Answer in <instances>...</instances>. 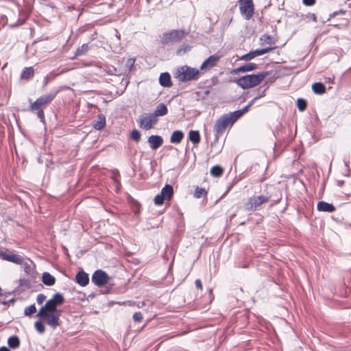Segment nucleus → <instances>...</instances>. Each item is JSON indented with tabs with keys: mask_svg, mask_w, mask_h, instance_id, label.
<instances>
[{
	"mask_svg": "<svg viewBox=\"0 0 351 351\" xmlns=\"http://www.w3.org/2000/svg\"><path fill=\"white\" fill-rule=\"evenodd\" d=\"M59 92L60 89H54L50 93L38 97L30 105V110L32 112H36L38 117L43 123H45V122L43 108L49 104Z\"/></svg>",
	"mask_w": 351,
	"mask_h": 351,
	"instance_id": "obj_1",
	"label": "nucleus"
},
{
	"mask_svg": "<svg viewBox=\"0 0 351 351\" xmlns=\"http://www.w3.org/2000/svg\"><path fill=\"white\" fill-rule=\"evenodd\" d=\"M268 75V71L246 75L234 80V82L243 89H247L261 84Z\"/></svg>",
	"mask_w": 351,
	"mask_h": 351,
	"instance_id": "obj_2",
	"label": "nucleus"
},
{
	"mask_svg": "<svg viewBox=\"0 0 351 351\" xmlns=\"http://www.w3.org/2000/svg\"><path fill=\"white\" fill-rule=\"evenodd\" d=\"M62 312H52L49 313L47 311H43V308H40L37 313V317L51 328L55 329L60 325V317Z\"/></svg>",
	"mask_w": 351,
	"mask_h": 351,
	"instance_id": "obj_3",
	"label": "nucleus"
},
{
	"mask_svg": "<svg viewBox=\"0 0 351 351\" xmlns=\"http://www.w3.org/2000/svg\"><path fill=\"white\" fill-rule=\"evenodd\" d=\"M198 74V70L184 66L178 69L175 73V77L180 82H187L195 79Z\"/></svg>",
	"mask_w": 351,
	"mask_h": 351,
	"instance_id": "obj_4",
	"label": "nucleus"
},
{
	"mask_svg": "<svg viewBox=\"0 0 351 351\" xmlns=\"http://www.w3.org/2000/svg\"><path fill=\"white\" fill-rule=\"evenodd\" d=\"M65 299L63 295L60 293H56L53 295L52 298L47 300L45 304L40 308H43V311H47L49 313L62 312L60 310H58L57 307L62 305Z\"/></svg>",
	"mask_w": 351,
	"mask_h": 351,
	"instance_id": "obj_5",
	"label": "nucleus"
},
{
	"mask_svg": "<svg viewBox=\"0 0 351 351\" xmlns=\"http://www.w3.org/2000/svg\"><path fill=\"white\" fill-rule=\"evenodd\" d=\"M186 32L181 29H173L162 34L161 43L167 45L171 43H178L182 40L186 35Z\"/></svg>",
	"mask_w": 351,
	"mask_h": 351,
	"instance_id": "obj_6",
	"label": "nucleus"
},
{
	"mask_svg": "<svg viewBox=\"0 0 351 351\" xmlns=\"http://www.w3.org/2000/svg\"><path fill=\"white\" fill-rule=\"evenodd\" d=\"M233 124L227 114H223L218 119L214 125L216 139H218L219 135L222 134L228 127H232Z\"/></svg>",
	"mask_w": 351,
	"mask_h": 351,
	"instance_id": "obj_7",
	"label": "nucleus"
},
{
	"mask_svg": "<svg viewBox=\"0 0 351 351\" xmlns=\"http://www.w3.org/2000/svg\"><path fill=\"white\" fill-rule=\"evenodd\" d=\"M269 199V197L264 195L251 197L245 204V208L248 211L256 210L263 203L267 202Z\"/></svg>",
	"mask_w": 351,
	"mask_h": 351,
	"instance_id": "obj_8",
	"label": "nucleus"
},
{
	"mask_svg": "<svg viewBox=\"0 0 351 351\" xmlns=\"http://www.w3.org/2000/svg\"><path fill=\"white\" fill-rule=\"evenodd\" d=\"M110 277L108 274L101 270H96L92 275L91 280L98 287L105 286L109 281Z\"/></svg>",
	"mask_w": 351,
	"mask_h": 351,
	"instance_id": "obj_9",
	"label": "nucleus"
},
{
	"mask_svg": "<svg viewBox=\"0 0 351 351\" xmlns=\"http://www.w3.org/2000/svg\"><path fill=\"white\" fill-rule=\"evenodd\" d=\"M157 122L158 119L153 114L141 115L139 117V126L145 130L152 128Z\"/></svg>",
	"mask_w": 351,
	"mask_h": 351,
	"instance_id": "obj_10",
	"label": "nucleus"
},
{
	"mask_svg": "<svg viewBox=\"0 0 351 351\" xmlns=\"http://www.w3.org/2000/svg\"><path fill=\"white\" fill-rule=\"evenodd\" d=\"M240 10L245 16V19L249 20L254 14V4L252 0H241Z\"/></svg>",
	"mask_w": 351,
	"mask_h": 351,
	"instance_id": "obj_11",
	"label": "nucleus"
},
{
	"mask_svg": "<svg viewBox=\"0 0 351 351\" xmlns=\"http://www.w3.org/2000/svg\"><path fill=\"white\" fill-rule=\"evenodd\" d=\"M220 60V56L217 54H214L209 56L207 59H206L203 63L202 64L200 69L201 70H209L216 66L217 63Z\"/></svg>",
	"mask_w": 351,
	"mask_h": 351,
	"instance_id": "obj_12",
	"label": "nucleus"
},
{
	"mask_svg": "<svg viewBox=\"0 0 351 351\" xmlns=\"http://www.w3.org/2000/svg\"><path fill=\"white\" fill-rule=\"evenodd\" d=\"M0 257L5 261L16 263L23 264V258L19 255L14 254H8L2 250H0Z\"/></svg>",
	"mask_w": 351,
	"mask_h": 351,
	"instance_id": "obj_13",
	"label": "nucleus"
},
{
	"mask_svg": "<svg viewBox=\"0 0 351 351\" xmlns=\"http://www.w3.org/2000/svg\"><path fill=\"white\" fill-rule=\"evenodd\" d=\"M75 280L77 283L82 287L86 286L89 282L88 275L84 270L79 271L77 273Z\"/></svg>",
	"mask_w": 351,
	"mask_h": 351,
	"instance_id": "obj_14",
	"label": "nucleus"
},
{
	"mask_svg": "<svg viewBox=\"0 0 351 351\" xmlns=\"http://www.w3.org/2000/svg\"><path fill=\"white\" fill-rule=\"evenodd\" d=\"M148 143L152 149H157L163 143V139L160 136L152 135L148 138Z\"/></svg>",
	"mask_w": 351,
	"mask_h": 351,
	"instance_id": "obj_15",
	"label": "nucleus"
},
{
	"mask_svg": "<svg viewBox=\"0 0 351 351\" xmlns=\"http://www.w3.org/2000/svg\"><path fill=\"white\" fill-rule=\"evenodd\" d=\"M258 68V64L255 63H247L239 68L234 69L232 71V73L237 74L239 73H245L251 71L256 70Z\"/></svg>",
	"mask_w": 351,
	"mask_h": 351,
	"instance_id": "obj_16",
	"label": "nucleus"
},
{
	"mask_svg": "<svg viewBox=\"0 0 351 351\" xmlns=\"http://www.w3.org/2000/svg\"><path fill=\"white\" fill-rule=\"evenodd\" d=\"M317 208L321 212L332 213L335 210V207L332 204L324 201H320L317 203Z\"/></svg>",
	"mask_w": 351,
	"mask_h": 351,
	"instance_id": "obj_17",
	"label": "nucleus"
},
{
	"mask_svg": "<svg viewBox=\"0 0 351 351\" xmlns=\"http://www.w3.org/2000/svg\"><path fill=\"white\" fill-rule=\"evenodd\" d=\"M159 83L163 87H171L172 86L171 75L169 73H162L159 77Z\"/></svg>",
	"mask_w": 351,
	"mask_h": 351,
	"instance_id": "obj_18",
	"label": "nucleus"
},
{
	"mask_svg": "<svg viewBox=\"0 0 351 351\" xmlns=\"http://www.w3.org/2000/svg\"><path fill=\"white\" fill-rule=\"evenodd\" d=\"M22 265H23L24 271L27 275L34 277L35 273V265L34 262L31 260H27V261H23V263Z\"/></svg>",
	"mask_w": 351,
	"mask_h": 351,
	"instance_id": "obj_19",
	"label": "nucleus"
},
{
	"mask_svg": "<svg viewBox=\"0 0 351 351\" xmlns=\"http://www.w3.org/2000/svg\"><path fill=\"white\" fill-rule=\"evenodd\" d=\"M106 125V117L104 114H99L97 117V119L94 121L93 127L97 130H102Z\"/></svg>",
	"mask_w": 351,
	"mask_h": 351,
	"instance_id": "obj_20",
	"label": "nucleus"
},
{
	"mask_svg": "<svg viewBox=\"0 0 351 351\" xmlns=\"http://www.w3.org/2000/svg\"><path fill=\"white\" fill-rule=\"evenodd\" d=\"M184 138V133L181 130H176L173 132L170 141L172 143L178 144L180 143Z\"/></svg>",
	"mask_w": 351,
	"mask_h": 351,
	"instance_id": "obj_21",
	"label": "nucleus"
},
{
	"mask_svg": "<svg viewBox=\"0 0 351 351\" xmlns=\"http://www.w3.org/2000/svg\"><path fill=\"white\" fill-rule=\"evenodd\" d=\"M168 109L165 104L160 103L159 104L154 111V113H153L154 115L156 116V118L157 117H162L167 114Z\"/></svg>",
	"mask_w": 351,
	"mask_h": 351,
	"instance_id": "obj_22",
	"label": "nucleus"
},
{
	"mask_svg": "<svg viewBox=\"0 0 351 351\" xmlns=\"http://www.w3.org/2000/svg\"><path fill=\"white\" fill-rule=\"evenodd\" d=\"M160 193L166 199L170 200L173 195V186L170 184H166L161 190Z\"/></svg>",
	"mask_w": 351,
	"mask_h": 351,
	"instance_id": "obj_23",
	"label": "nucleus"
},
{
	"mask_svg": "<svg viewBox=\"0 0 351 351\" xmlns=\"http://www.w3.org/2000/svg\"><path fill=\"white\" fill-rule=\"evenodd\" d=\"M42 282L47 286H52L56 282V278L49 272H44L42 276Z\"/></svg>",
	"mask_w": 351,
	"mask_h": 351,
	"instance_id": "obj_24",
	"label": "nucleus"
},
{
	"mask_svg": "<svg viewBox=\"0 0 351 351\" xmlns=\"http://www.w3.org/2000/svg\"><path fill=\"white\" fill-rule=\"evenodd\" d=\"M189 139L194 144L197 145L199 143L201 137L199 131L191 130L189 133Z\"/></svg>",
	"mask_w": 351,
	"mask_h": 351,
	"instance_id": "obj_25",
	"label": "nucleus"
},
{
	"mask_svg": "<svg viewBox=\"0 0 351 351\" xmlns=\"http://www.w3.org/2000/svg\"><path fill=\"white\" fill-rule=\"evenodd\" d=\"M34 75V70L33 67H25L21 74V78L23 80H29Z\"/></svg>",
	"mask_w": 351,
	"mask_h": 351,
	"instance_id": "obj_26",
	"label": "nucleus"
},
{
	"mask_svg": "<svg viewBox=\"0 0 351 351\" xmlns=\"http://www.w3.org/2000/svg\"><path fill=\"white\" fill-rule=\"evenodd\" d=\"M8 344L12 349H16L20 346V339L16 335H12L8 339Z\"/></svg>",
	"mask_w": 351,
	"mask_h": 351,
	"instance_id": "obj_27",
	"label": "nucleus"
},
{
	"mask_svg": "<svg viewBox=\"0 0 351 351\" xmlns=\"http://www.w3.org/2000/svg\"><path fill=\"white\" fill-rule=\"evenodd\" d=\"M313 91L315 94L322 95L325 93L326 88L322 82H315L312 85Z\"/></svg>",
	"mask_w": 351,
	"mask_h": 351,
	"instance_id": "obj_28",
	"label": "nucleus"
},
{
	"mask_svg": "<svg viewBox=\"0 0 351 351\" xmlns=\"http://www.w3.org/2000/svg\"><path fill=\"white\" fill-rule=\"evenodd\" d=\"M89 50V47L88 44H83L82 46L79 47L75 52V57L81 56L83 55H85Z\"/></svg>",
	"mask_w": 351,
	"mask_h": 351,
	"instance_id": "obj_29",
	"label": "nucleus"
},
{
	"mask_svg": "<svg viewBox=\"0 0 351 351\" xmlns=\"http://www.w3.org/2000/svg\"><path fill=\"white\" fill-rule=\"evenodd\" d=\"M210 174L212 176L218 178L222 175V173L223 172V169L219 165H215L210 169Z\"/></svg>",
	"mask_w": 351,
	"mask_h": 351,
	"instance_id": "obj_30",
	"label": "nucleus"
},
{
	"mask_svg": "<svg viewBox=\"0 0 351 351\" xmlns=\"http://www.w3.org/2000/svg\"><path fill=\"white\" fill-rule=\"evenodd\" d=\"M229 117V119L231 120V123L234 124L237 120H239L241 117H243L240 111L235 110L232 112L227 113Z\"/></svg>",
	"mask_w": 351,
	"mask_h": 351,
	"instance_id": "obj_31",
	"label": "nucleus"
},
{
	"mask_svg": "<svg viewBox=\"0 0 351 351\" xmlns=\"http://www.w3.org/2000/svg\"><path fill=\"white\" fill-rule=\"evenodd\" d=\"M191 47L189 45H186V44L181 45L178 48V49L176 51V54L178 56H182L184 55L186 53H187L188 51H189L191 50Z\"/></svg>",
	"mask_w": 351,
	"mask_h": 351,
	"instance_id": "obj_32",
	"label": "nucleus"
},
{
	"mask_svg": "<svg viewBox=\"0 0 351 351\" xmlns=\"http://www.w3.org/2000/svg\"><path fill=\"white\" fill-rule=\"evenodd\" d=\"M207 191L204 188L196 187L194 192V197L196 198H201L203 196L206 195Z\"/></svg>",
	"mask_w": 351,
	"mask_h": 351,
	"instance_id": "obj_33",
	"label": "nucleus"
},
{
	"mask_svg": "<svg viewBox=\"0 0 351 351\" xmlns=\"http://www.w3.org/2000/svg\"><path fill=\"white\" fill-rule=\"evenodd\" d=\"M34 328L40 334H43L45 331V325L41 320L36 321L34 323Z\"/></svg>",
	"mask_w": 351,
	"mask_h": 351,
	"instance_id": "obj_34",
	"label": "nucleus"
},
{
	"mask_svg": "<svg viewBox=\"0 0 351 351\" xmlns=\"http://www.w3.org/2000/svg\"><path fill=\"white\" fill-rule=\"evenodd\" d=\"M297 106L300 111L302 112L306 108V101L302 98L297 99Z\"/></svg>",
	"mask_w": 351,
	"mask_h": 351,
	"instance_id": "obj_35",
	"label": "nucleus"
},
{
	"mask_svg": "<svg viewBox=\"0 0 351 351\" xmlns=\"http://www.w3.org/2000/svg\"><path fill=\"white\" fill-rule=\"evenodd\" d=\"M36 308L34 304L26 307L24 310V315L25 316H30L33 313H36Z\"/></svg>",
	"mask_w": 351,
	"mask_h": 351,
	"instance_id": "obj_36",
	"label": "nucleus"
},
{
	"mask_svg": "<svg viewBox=\"0 0 351 351\" xmlns=\"http://www.w3.org/2000/svg\"><path fill=\"white\" fill-rule=\"evenodd\" d=\"M130 136L131 138L134 141L139 142L141 140V134L138 130L134 129L131 132Z\"/></svg>",
	"mask_w": 351,
	"mask_h": 351,
	"instance_id": "obj_37",
	"label": "nucleus"
},
{
	"mask_svg": "<svg viewBox=\"0 0 351 351\" xmlns=\"http://www.w3.org/2000/svg\"><path fill=\"white\" fill-rule=\"evenodd\" d=\"M273 49H274L273 47H267V48L256 49V50L253 51V53L256 57V56H262V55L270 51Z\"/></svg>",
	"mask_w": 351,
	"mask_h": 351,
	"instance_id": "obj_38",
	"label": "nucleus"
},
{
	"mask_svg": "<svg viewBox=\"0 0 351 351\" xmlns=\"http://www.w3.org/2000/svg\"><path fill=\"white\" fill-rule=\"evenodd\" d=\"M165 199V197L161 193H159L155 196L154 202L156 205L160 206L164 203Z\"/></svg>",
	"mask_w": 351,
	"mask_h": 351,
	"instance_id": "obj_39",
	"label": "nucleus"
},
{
	"mask_svg": "<svg viewBox=\"0 0 351 351\" xmlns=\"http://www.w3.org/2000/svg\"><path fill=\"white\" fill-rule=\"evenodd\" d=\"M260 40L262 42V43H267V44H272L273 43V38L268 34H263L261 37Z\"/></svg>",
	"mask_w": 351,
	"mask_h": 351,
	"instance_id": "obj_40",
	"label": "nucleus"
},
{
	"mask_svg": "<svg viewBox=\"0 0 351 351\" xmlns=\"http://www.w3.org/2000/svg\"><path fill=\"white\" fill-rule=\"evenodd\" d=\"M254 58H255V56L253 53V51H251L249 53L242 56L240 58V60H245V61H249V60H251L252 59H253Z\"/></svg>",
	"mask_w": 351,
	"mask_h": 351,
	"instance_id": "obj_41",
	"label": "nucleus"
},
{
	"mask_svg": "<svg viewBox=\"0 0 351 351\" xmlns=\"http://www.w3.org/2000/svg\"><path fill=\"white\" fill-rule=\"evenodd\" d=\"M143 314L141 312H136L133 314V320L136 322H140L143 319Z\"/></svg>",
	"mask_w": 351,
	"mask_h": 351,
	"instance_id": "obj_42",
	"label": "nucleus"
},
{
	"mask_svg": "<svg viewBox=\"0 0 351 351\" xmlns=\"http://www.w3.org/2000/svg\"><path fill=\"white\" fill-rule=\"evenodd\" d=\"M45 299H46L45 295H44L43 293H40L37 295L36 302L38 304H41L44 302Z\"/></svg>",
	"mask_w": 351,
	"mask_h": 351,
	"instance_id": "obj_43",
	"label": "nucleus"
},
{
	"mask_svg": "<svg viewBox=\"0 0 351 351\" xmlns=\"http://www.w3.org/2000/svg\"><path fill=\"white\" fill-rule=\"evenodd\" d=\"M135 62L134 58H128L126 62V66L129 69V70H131L132 68L134 66V64Z\"/></svg>",
	"mask_w": 351,
	"mask_h": 351,
	"instance_id": "obj_44",
	"label": "nucleus"
},
{
	"mask_svg": "<svg viewBox=\"0 0 351 351\" xmlns=\"http://www.w3.org/2000/svg\"><path fill=\"white\" fill-rule=\"evenodd\" d=\"M302 2L305 5L311 6L315 3L316 0H302Z\"/></svg>",
	"mask_w": 351,
	"mask_h": 351,
	"instance_id": "obj_45",
	"label": "nucleus"
},
{
	"mask_svg": "<svg viewBox=\"0 0 351 351\" xmlns=\"http://www.w3.org/2000/svg\"><path fill=\"white\" fill-rule=\"evenodd\" d=\"M345 13H346L345 10H339L335 11L333 13H332L331 14H330V17L332 18V17H334V16H335L337 15H339V14H344Z\"/></svg>",
	"mask_w": 351,
	"mask_h": 351,
	"instance_id": "obj_46",
	"label": "nucleus"
},
{
	"mask_svg": "<svg viewBox=\"0 0 351 351\" xmlns=\"http://www.w3.org/2000/svg\"><path fill=\"white\" fill-rule=\"evenodd\" d=\"M110 75H120L121 73L117 71V69L114 67H113L112 69H110L108 72Z\"/></svg>",
	"mask_w": 351,
	"mask_h": 351,
	"instance_id": "obj_47",
	"label": "nucleus"
},
{
	"mask_svg": "<svg viewBox=\"0 0 351 351\" xmlns=\"http://www.w3.org/2000/svg\"><path fill=\"white\" fill-rule=\"evenodd\" d=\"M195 287L197 289H202V284L200 279H197L195 282Z\"/></svg>",
	"mask_w": 351,
	"mask_h": 351,
	"instance_id": "obj_48",
	"label": "nucleus"
},
{
	"mask_svg": "<svg viewBox=\"0 0 351 351\" xmlns=\"http://www.w3.org/2000/svg\"><path fill=\"white\" fill-rule=\"evenodd\" d=\"M259 99V97H254L252 100H250V101L247 103V106L249 108H250V107H251V106H252L255 103V101H256L257 99Z\"/></svg>",
	"mask_w": 351,
	"mask_h": 351,
	"instance_id": "obj_49",
	"label": "nucleus"
},
{
	"mask_svg": "<svg viewBox=\"0 0 351 351\" xmlns=\"http://www.w3.org/2000/svg\"><path fill=\"white\" fill-rule=\"evenodd\" d=\"M250 108L246 105L245 107H243L242 109L239 110L241 114L243 116L244 114L248 112Z\"/></svg>",
	"mask_w": 351,
	"mask_h": 351,
	"instance_id": "obj_50",
	"label": "nucleus"
},
{
	"mask_svg": "<svg viewBox=\"0 0 351 351\" xmlns=\"http://www.w3.org/2000/svg\"><path fill=\"white\" fill-rule=\"evenodd\" d=\"M14 299H11V300H9V301H8V302H5V301H1V300H0V302H1V303H2V304H8V303H14Z\"/></svg>",
	"mask_w": 351,
	"mask_h": 351,
	"instance_id": "obj_51",
	"label": "nucleus"
},
{
	"mask_svg": "<svg viewBox=\"0 0 351 351\" xmlns=\"http://www.w3.org/2000/svg\"><path fill=\"white\" fill-rule=\"evenodd\" d=\"M0 351H11L10 348L5 346L0 347Z\"/></svg>",
	"mask_w": 351,
	"mask_h": 351,
	"instance_id": "obj_52",
	"label": "nucleus"
},
{
	"mask_svg": "<svg viewBox=\"0 0 351 351\" xmlns=\"http://www.w3.org/2000/svg\"><path fill=\"white\" fill-rule=\"evenodd\" d=\"M266 90H267L266 88H265V89H264V90L261 92V94H259V95H258L256 97H259V98H261V97H263V96L265 95V91H266Z\"/></svg>",
	"mask_w": 351,
	"mask_h": 351,
	"instance_id": "obj_53",
	"label": "nucleus"
},
{
	"mask_svg": "<svg viewBox=\"0 0 351 351\" xmlns=\"http://www.w3.org/2000/svg\"><path fill=\"white\" fill-rule=\"evenodd\" d=\"M309 16L313 19L314 21H316V16L315 14H309Z\"/></svg>",
	"mask_w": 351,
	"mask_h": 351,
	"instance_id": "obj_54",
	"label": "nucleus"
},
{
	"mask_svg": "<svg viewBox=\"0 0 351 351\" xmlns=\"http://www.w3.org/2000/svg\"><path fill=\"white\" fill-rule=\"evenodd\" d=\"M26 284V280H20V285L21 286H23L24 285Z\"/></svg>",
	"mask_w": 351,
	"mask_h": 351,
	"instance_id": "obj_55",
	"label": "nucleus"
},
{
	"mask_svg": "<svg viewBox=\"0 0 351 351\" xmlns=\"http://www.w3.org/2000/svg\"><path fill=\"white\" fill-rule=\"evenodd\" d=\"M114 31H115V33H116V37L119 40H120V34L118 33L117 30L115 29Z\"/></svg>",
	"mask_w": 351,
	"mask_h": 351,
	"instance_id": "obj_56",
	"label": "nucleus"
},
{
	"mask_svg": "<svg viewBox=\"0 0 351 351\" xmlns=\"http://www.w3.org/2000/svg\"><path fill=\"white\" fill-rule=\"evenodd\" d=\"M208 93H209V90H206V91H205V94H206V95H208Z\"/></svg>",
	"mask_w": 351,
	"mask_h": 351,
	"instance_id": "obj_57",
	"label": "nucleus"
}]
</instances>
